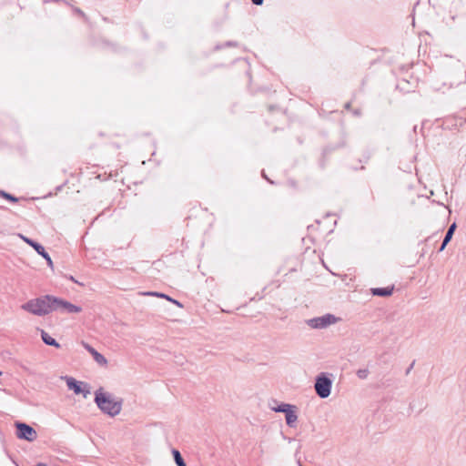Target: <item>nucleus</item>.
<instances>
[{
    "label": "nucleus",
    "instance_id": "20e7f679",
    "mask_svg": "<svg viewBox=\"0 0 466 466\" xmlns=\"http://www.w3.org/2000/svg\"><path fill=\"white\" fill-rule=\"evenodd\" d=\"M16 436L18 439L33 441L37 438L35 430L24 422H16Z\"/></svg>",
    "mask_w": 466,
    "mask_h": 466
},
{
    "label": "nucleus",
    "instance_id": "4be33fe9",
    "mask_svg": "<svg viewBox=\"0 0 466 466\" xmlns=\"http://www.w3.org/2000/svg\"><path fill=\"white\" fill-rule=\"evenodd\" d=\"M251 1L256 5H261L263 4V0H251Z\"/></svg>",
    "mask_w": 466,
    "mask_h": 466
},
{
    "label": "nucleus",
    "instance_id": "a878e982",
    "mask_svg": "<svg viewBox=\"0 0 466 466\" xmlns=\"http://www.w3.org/2000/svg\"><path fill=\"white\" fill-rule=\"evenodd\" d=\"M70 280H72L73 282L78 283V282L75 279V278H74V277H72V276L70 277Z\"/></svg>",
    "mask_w": 466,
    "mask_h": 466
},
{
    "label": "nucleus",
    "instance_id": "a211bd4d",
    "mask_svg": "<svg viewBox=\"0 0 466 466\" xmlns=\"http://www.w3.org/2000/svg\"><path fill=\"white\" fill-rule=\"evenodd\" d=\"M369 375V370L367 369H360L357 370V376L361 379L365 380Z\"/></svg>",
    "mask_w": 466,
    "mask_h": 466
},
{
    "label": "nucleus",
    "instance_id": "39448f33",
    "mask_svg": "<svg viewBox=\"0 0 466 466\" xmlns=\"http://www.w3.org/2000/svg\"><path fill=\"white\" fill-rule=\"evenodd\" d=\"M336 322V317L326 314L321 317L313 318L308 320V325L312 329H324Z\"/></svg>",
    "mask_w": 466,
    "mask_h": 466
},
{
    "label": "nucleus",
    "instance_id": "412c9836",
    "mask_svg": "<svg viewBox=\"0 0 466 466\" xmlns=\"http://www.w3.org/2000/svg\"><path fill=\"white\" fill-rule=\"evenodd\" d=\"M168 301H170V302L174 303L175 305H177V307H179V308H182V307H183V305H182L179 301H177V300H176V299H172V298H170V299H169Z\"/></svg>",
    "mask_w": 466,
    "mask_h": 466
},
{
    "label": "nucleus",
    "instance_id": "f03ea898",
    "mask_svg": "<svg viewBox=\"0 0 466 466\" xmlns=\"http://www.w3.org/2000/svg\"><path fill=\"white\" fill-rule=\"evenodd\" d=\"M55 297L46 295L35 299H30L21 306L22 309L36 316H45L52 311H56Z\"/></svg>",
    "mask_w": 466,
    "mask_h": 466
},
{
    "label": "nucleus",
    "instance_id": "aec40b11",
    "mask_svg": "<svg viewBox=\"0 0 466 466\" xmlns=\"http://www.w3.org/2000/svg\"><path fill=\"white\" fill-rule=\"evenodd\" d=\"M168 301H170V302L174 303L175 305H177V307H179V308H182V307H183V305H182L179 301H177V300H176V299H172V298H170V299H169Z\"/></svg>",
    "mask_w": 466,
    "mask_h": 466
},
{
    "label": "nucleus",
    "instance_id": "9b49d317",
    "mask_svg": "<svg viewBox=\"0 0 466 466\" xmlns=\"http://www.w3.org/2000/svg\"><path fill=\"white\" fill-rule=\"evenodd\" d=\"M297 408H290L286 413V423L288 426L293 428L296 425V422L298 420V415L296 413Z\"/></svg>",
    "mask_w": 466,
    "mask_h": 466
},
{
    "label": "nucleus",
    "instance_id": "f257e3e1",
    "mask_svg": "<svg viewBox=\"0 0 466 466\" xmlns=\"http://www.w3.org/2000/svg\"><path fill=\"white\" fill-rule=\"evenodd\" d=\"M95 402L103 413L110 417L118 415L123 404L122 399L116 398L108 392H104L102 388L96 390Z\"/></svg>",
    "mask_w": 466,
    "mask_h": 466
},
{
    "label": "nucleus",
    "instance_id": "393cba45",
    "mask_svg": "<svg viewBox=\"0 0 466 466\" xmlns=\"http://www.w3.org/2000/svg\"><path fill=\"white\" fill-rule=\"evenodd\" d=\"M345 108L346 109H350V102L345 105Z\"/></svg>",
    "mask_w": 466,
    "mask_h": 466
},
{
    "label": "nucleus",
    "instance_id": "423d86ee",
    "mask_svg": "<svg viewBox=\"0 0 466 466\" xmlns=\"http://www.w3.org/2000/svg\"><path fill=\"white\" fill-rule=\"evenodd\" d=\"M66 385L69 390H72L76 394H83L84 398H86L90 393L87 384L77 381L72 377H66Z\"/></svg>",
    "mask_w": 466,
    "mask_h": 466
},
{
    "label": "nucleus",
    "instance_id": "5701e85b",
    "mask_svg": "<svg viewBox=\"0 0 466 466\" xmlns=\"http://www.w3.org/2000/svg\"><path fill=\"white\" fill-rule=\"evenodd\" d=\"M448 244H445L444 239L442 240L441 246L439 249L440 252L443 251Z\"/></svg>",
    "mask_w": 466,
    "mask_h": 466
},
{
    "label": "nucleus",
    "instance_id": "9d476101",
    "mask_svg": "<svg viewBox=\"0 0 466 466\" xmlns=\"http://www.w3.org/2000/svg\"><path fill=\"white\" fill-rule=\"evenodd\" d=\"M394 290V286L386 287V288H373L370 289V292L373 296L378 297H390L392 295Z\"/></svg>",
    "mask_w": 466,
    "mask_h": 466
},
{
    "label": "nucleus",
    "instance_id": "0eeeda50",
    "mask_svg": "<svg viewBox=\"0 0 466 466\" xmlns=\"http://www.w3.org/2000/svg\"><path fill=\"white\" fill-rule=\"evenodd\" d=\"M19 237L26 244H28L30 247H32L37 252V254L42 256L46 260V263L50 268H53V261H52L49 254L45 250V248L41 244L35 242V240H33L25 236H23L22 234H19Z\"/></svg>",
    "mask_w": 466,
    "mask_h": 466
},
{
    "label": "nucleus",
    "instance_id": "4468645a",
    "mask_svg": "<svg viewBox=\"0 0 466 466\" xmlns=\"http://www.w3.org/2000/svg\"><path fill=\"white\" fill-rule=\"evenodd\" d=\"M455 229H456V223H452V224L449 227V228H448V230H447V232H446V235H445V237H444V238H443V239H444L445 244H448V243L451 241V239L452 238V236H453V234H454Z\"/></svg>",
    "mask_w": 466,
    "mask_h": 466
},
{
    "label": "nucleus",
    "instance_id": "bb28decb",
    "mask_svg": "<svg viewBox=\"0 0 466 466\" xmlns=\"http://www.w3.org/2000/svg\"><path fill=\"white\" fill-rule=\"evenodd\" d=\"M36 466H47L45 463H38Z\"/></svg>",
    "mask_w": 466,
    "mask_h": 466
},
{
    "label": "nucleus",
    "instance_id": "cd10ccee",
    "mask_svg": "<svg viewBox=\"0 0 466 466\" xmlns=\"http://www.w3.org/2000/svg\"><path fill=\"white\" fill-rule=\"evenodd\" d=\"M2 375V371H0V376Z\"/></svg>",
    "mask_w": 466,
    "mask_h": 466
},
{
    "label": "nucleus",
    "instance_id": "ddd939ff",
    "mask_svg": "<svg viewBox=\"0 0 466 466\" xmlns=\"http://www.w3.org/2000/svg\"><path fill=\"white\" fill-rule=\"evenodd\" d=\"M172 454L174 457V461L177 466H187L186 462L184 461L180 452L177 450H173Z\"/></svg>",
    "mask_w": 466,
    "mask_h": 466
},
{
    "label": "nucleus",
    "instance_id": "6e6552de",
    "mask_svg": "<svg viewBox=\"0 0 466 466\" xmlns=\"http://www.w3.org/2000/svg\"><path fill=\"white\" fill-rule=\"evenodd\" d=\"M55 302L56 310H60L61 312H68V313H79L82 311V309L76 305L70 303L69 301L58 299L55 297L53 299Z\"/></svg>",
    "mask_w": 466,
    "mask_h": 466
},
{
    "label": "nucleus",
    "instance_id": "b1692460",
    "mask_svg": "<svg viewBox=\"0 0 466 466\" xmlns=\"http://www.w3.org/2000/svg\"><path fill=\"white\" fill-rule=\"evenodd\" d=\"M414 366V361L410 364V366L408 368V370H406V374H409L410 371L411 370V369L413 368Z\"/></svg>",
    "mask_w": 466,
    "mask_h": 466
},
{
    "label": "nucleus",
    "instance_id": "7ed1b4c3",
    "mask_svg": "<svg viewBox=\"0 0 466 466\" xmlns=\"http://www.w3.org/2000/svg\"><path fill=\"white\" fill-rule=\"evenodd\" d=\"M332 388V380L329 378V374L321 372L315 380L314 389L316 394L321 398L326 399L330 395Z\"/></svg>",
    "mask_w": 466,
    "mask_h": 466
},
{
    "label": "nucleus",
    "instance_id": "2eb2a0df",
    "mask_svg": "<svg viewBox=\"0 0 466 466\" xmlns=\"http://www.w3.org/2000/svg\"><path fill=\"white\" fill-rule=\"evenodd\" d=\"M290 408H295L294 405H291V404H288V403H281L280 405L277 406V407H273L271 408L272 410H274L275 412H283V413H286Z\"/></svg>",
    "mask_w": 466,
    "mask_h": 466
},
{
    "label": "nucleus",
    "instance_id": "1a4fd4ad",
    "mask_svg": "<svg viewBox=\"0 0 466 466\" xmlns=\"http://www.w3.org/2000/svg\"><path fill=\"white\" fill-rule=\"evenodd\" d=\"M83 347L93 356L95 361L101 365L106 366L107 364L106 359L98 351H96L92 346L85 341H82Z\"/></svg>",
    "mask_w": 466,
    "mask_h": 466
},
{
    "label": "nucleus",
    "instance_id": "6ab92c4d",
    "mask_svg": "<svg viewBox=\"0 0 466 466\" xmlns=\"http://www.w3.org/2000/svg\"><path fill=\"white\" fill-rule=\"evenodd\" d=\"M73 10H74V12H75L76 14H77V15H79L80 16H82V17L86 18V15H85V13H84L80 8H78V7H74V8H73Z\"/></svg>",
    "mask_w": 466,
    "mask_h": 466
},
{
    "label": "nucleus",
    "instance_id": "f3484780",
    "mask_svg": "<svg viewBox=\"0 0 466 466\" xmlns=\"http://www.w3.org/2000/svg\"><path fill=\"white\" fill-rule=\"evenodd\" d=\"M144 295L163 298V299H166L167 300L170 299L169 296H167L164 293H159V292H145Z\"/></svg>",
    "mask_w": 466,
    "mask_h": 466
},
{
    "label": "nucleus",
    "instance_id": "f8f14e48",
    "mask_svg": "<svg viewBox=\"0 0 466 466\" xmlns=\"http://www.w3.org/2000/svg\"><path fill=\"white\" fill-rule=\"evenodd\" d=\"M41 338L46 345L60 348V344L45 330H41Z\"/></svg>",
    "mask_w": 466,
    "mask_h": 466
},
{
    "label": "nucleus",
    "instance_id": "dca6fc26",
    "mask_svg": "<svg viewBox=\"0 0 466 466\" xmlns=\"http://www.w3.org/2000/svg\"><path fill=\"white\" fill-rule=\"evenodd\" d=\"M0 197L13 203L18 202L19 198L0 189Z\"/></svg>",
    "mask_w": 466,
    "mask_h": 466
}]
</instances>
